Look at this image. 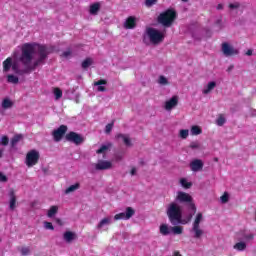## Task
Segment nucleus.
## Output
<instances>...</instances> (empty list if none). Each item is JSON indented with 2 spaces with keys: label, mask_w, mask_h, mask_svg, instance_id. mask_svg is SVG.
Listing matches in <instances>:
<instances>
[{
  "label": "nucleus",
  "mask_w": 256,
  "mask_h": 256,
  "mask_svg": "<svg viewBox=\"0 0 256 256\" xmlns=\"http://www.w3.org/2000/svg\"><path fill=\"white\" fill-rule=\"evenodd\" d=\"M48 57L49 48L47 46L36 43H24L21 47L19 61L25 68L19 69V63L14 61L12 71L20 76L29 75V73H33L37 67L45 65V61H47Z\"/></svg>",
  "instance_id": "f257e3e1"
},
{
  "label": "nucleus",
  "mask_w": 256,
  "mask_h": 256,
  "mask_svg": "<svg viewBox=\"0 0 256 256\" xmlns=\"http://www.w3.org/2000/svg\"><path fill=\"white\" fill-rule=\"evenodd\" d=\"M166 215L171 225H187L193 219V214H189L187 219H183V211L181 206L175 202H171L166 210Z\"/></svg>",
  "instance_id": "f03ea898"
},
{
  "label": "nucleus",
  "mask_w": 256,
  "mask_h": 256,
  "mask_svg": "<svg viewBox=\"0 0 256 256\" xmlns=\"http://www.w3.org/2000/svg\"><path fill=\"white\" fill-rule=\"evenodd\" d=\"M176 19L177 12L173 9H168L158 16V23H160L164 27H171V25H173V21H175Z\"/></svg>",
  "instance_id": "7ed1b4c3"
},
{
  "label": "nucleus",
  "mask_w": 256,
  "mask_h": 256,
  "mask_svg": "<svg viewBox=\"0 0 256 256\" xmlns=\"http://www.w3.org/2000/svg\"><path fill=\"white\" fill-rule=\"evenodd\" d=\"M177 201L180 203H188V209L192 211L190 212L191 215H195V213H197V206L193 203V197L188 193L178 192Z\"/></svg>",
  "instance_id": "20e7f679"
},
{
  "label": "nucleus",
  "mask_w": 256,
  "mask_h": 256,
  "mask_svg": "<svg viewBox=\"0 0 256 256\" xmlns=\"http://www.w3.org/2000/svg\"><path fill=\"white\" fill-rule=\"evenodd\" d=\"M146 33L153 45H159L165 39V35L155 28H147Z\"/></svg>",
  "instance_id": "39448f33"
},
{
  "label": "nucleus",
  "mask_w": 256,
  "mask_h": 256,
  "mask_svg": "<svg viewBox=\"0 0 256 256\" xmlns=\"http://www.w3.org/2000/svg\"><path fill=\"white\" fill-rule=\"evenodd\" d=\"M203 221V213L199 212L196 214L195 220L192 224V231L195 239H201L203 231L201 230V222Z\"/></svg>",
  "instance_id": "423d86ee"
},
{
  "label": "nucleus",
  "mask_w": 256,
  "mask_h": 256,
  "mask_svg": "<svg viewBox=\"0 0 256 256\" xmlns=\"http://www.w3.org/2000/svg\"><path fill=\"white\" fill-rule=\"evenodd\" d=\"M65 139L69 143H74V145H77V146L82 145V143H85V137H83V135H81L77 132H73V131H70L69 133H67L65 135Z\"/></svg>",
  "instance_id": "0eeeda50"
},
{
  "label": "nucleus",
  "mask_w": 256,
  "mask_h": 256,
  "mask_svg": "<svg viewBox=\"0 0 256 256\" xmlns=\"http://www.w3.org/2000/svg\"><path fill=\"white\" fill-rule=\"evenodd\" d=\"M39 158H40L39 151H37V150H30L26 154V162H25V164L27 165V167H33V166L37 165V163H39Z\"/></svg>",
  "instance_id": "6e6552de"
},
{
  "label": "nucleus",
  "mask_w": 256,
  "mask_h": 256,
  "mask_svg": "<svg viewBox=\"0 0 256 256\" xmlns=\"http://www.w3.org/2000/svg\"><path fill=\"white\" fill-rule=\"evenodd\" d=\"M135 215V210L132 207H127L126 212L118 213L114 216L115 221H128V219H131Z\"/></svg>",
  "instance_id": "1a4fd4ad"
},
{
  "label": "nucleus",
  "mask_w": 256,
  "mask_h": 256,
  "mask_svg": "<svg viewBox=\"0 0 256 256\" xmlns=\"http://www.w3.org/2000/svg\"><path fill=\"white\" fill-rule=\"evenodd\" d=\"M67 125H60L56 130L52 132V136L54 141L57 143L63 139L65 133H67Z\"/></svg>",
  "instance_id": "9d476101"
},
{
  "label": "nucleus",
  "mask_w": 256,
  "mask_h": 256,
  "mask_svg": "<svg viewBox=\"0 0 256 256\" xmlns=\"http://www.w3.org/2000/svg\"><path fill=\"white\" fill-rule=\"evenodd\" d=\"M222 53L225 57H233L235 55H239V50L234 49L233 46L229 45V43H222Z\"/></svg>",
  "instance_id": "9b49d317"
},
{
  "label": "nucleus",
  "mask_w": 256,
  "mask_h": 256,
  "mask_svg": "<svg viewBox=\"0 0 256 256\" xmlns=\"http://www.w3.org/2000/svg\"><path fill=\"white\" fill-rule=\"evenodd\" d=\"M111 167H113L111 161L100 160L95 164V169L97 171H107L108 169H111Z\"/></svg>",
  "instance_id": "f8f14e48"
},
{
  "label": "nucleus",
  "mask_w": 256,
  "mask_h": 256,
  "mask_svg": "<svg viewBox=\"0 0 256 256\" xmlns=\"http://www.w3.org/2000/svg\"><path fill=\"white\" fill-rule=\"evenodd\" d=\"M177 105H179V96L174 95L165 102V109L166 111H171V109L177 107Z\"/></svg>",
  "instance_id": "ddd939ff"
},
{
  "label": "nucleus",
  "mask_w": 256,
  "mask_h": 256,
  "mask_svg": "<svg viewBox=\"0 0 256 256\" xmlns=\"http://www.w3.org/2000/svg\"><path fill=\"white\" fill-rule=\"evenodd\" d=\"M63 239L66 243H73L77 239V233L73 231H66L63 234Z\"/></svg>",
  "instance_id": "4468645a"
},
{
  "label": "nucleus",
  "mask_w": 256,
  "mask_h": 256,
  "mask_svg": "<svg viewBox=\"0 0 256 256\" xmlns=\"http://www.w3.org/2000/svg\"><path fill=\"white\" fill-rule=\"evenodd\" d=\"M125 29H135L137 27V19L134 16H130L124 23Z\"/></svg>",
  "instance_id": "2eb2a0df"
},
{
  "label": "nucleus",
  "mask_w": 256,
  "mask_h": 256,
  "mask_svg": "<svg viewBox=\"0 0 256 256\" xmlns=\"http://www.w3.org/2000/svg\"><path fill=\"white\" fill-rule=\"evenodd\" d=\"M190 169L191 171H194V172L201 171V169H203V161L199 159H195L190 163Z\"/></svg>",
  "instance_id": "dca6fc26"
},
{
  "label": "nucleus",
  "mask_w": 256,
  "mask_h": 256,
  "mask_svg": "<svg viewBox=\"0 0 256 256\" xmlns=\"http://www.w3.org/2000/svg\"><path fill=\"white\" fill-rule=\"evenodd\" d=\"M103 85H107L106 79H100V80L94 82V86L98 87L97 91H99L100 93H105V91H107V88Z\"/></svg>",
  "instance_id": "f3484780"
},
{
  "label": "nucleus",
  "mask_w": 256,
  "mask_h": 256,
  "mask_svg": "<svg viewBox=\"0 0 256 256\" xmlns=\"http://www.w3.org/2000/svg\"><path fill=\"white\" fill-rule=\"evenodd\" d=\"M3 72L4 73H8V71H11L12 67H13V58L8 57L6 58L3 63Z\"/></svg>",
  "instance_id": "a211bd4d"
},
{
  "label": "nucleus",
  "mask_w": 256,
  "mask_h": 256,
  "mask_svg": "<svg viewBox=\"0 0 256 256\" xmlns=\"http://www.w3.org/2000/svg\"><path fill=\"white\" fill-rule=\"evenodd\" d=\"M116 139H122L123 143L126 145V147H131V145H133L131 143V138H129V135H125V134H117L115 136Z\"/></svg>",
  "instance_id": "6ab92c4d"
},
{
  "label": "nucleus",
  "mask_w": 256,
  "mask_h": 256,
  "mask_svg": "<svg viewBox=\"0 0 256 256\" xmlns=\"http://www.w3.org/2000/svg\"><path fill=\"white\" fill-rule=\"evenodd\" d=\"M9 207L11 211H15V207H17V196H15V191L10 192V202Z\"/></svg>",
  "instance_id": "aec40b11"
},
{
  "label": "nucleus",
  "mask_w": 256,
  "mask_h": 256,
  "mask_svg": "<svg viewBox=\"0 0 256 256\" xmlns=\"http://www.w3.org/2000/svg\"><path fill=\"white\" fill-rule=\"evenodd\" d=\"M111 147H113V143L108 142L106 145H102L97 151V155H105L107 153V151H109V149H111Z\"/></svg>",
  "instance_id": "412c9836"
},
{
  "label": "nucleus",
  "mask_w": 256,
  "mask_h": 256,
  "mask_svg": "<svg viewBox=\"0 0 256 256\" xmlns=\"http://www.w3.org/2000/svg\"><path fill=\"white\" fill-rule=\"evenodd\" d=\"M99 9H101V4H99V2L90 5V15H97Z\"/></svg>",
  "instance_id": "4be33fe9"
},
{
  "label": "nucleus",
  "mask_w": 256,
  "mask_h": 256,
  "mask_svg": "<svg viewBox=\"0 0 256 256\" xmlns=\"http://www.w3.org/2000/svg\"><path fill=\"white\" fill-rule=\"evenodd\" d=\"M215 87H217L216 82H214V81L209 82L207 85V88L203 90V94L208 95V93H211V91H213V89H215Z\"/></svg>",
  "instance_id": "5701e85b"
},
{
  "label": "nucleus",
  "mask_w": 256,
  "mask_h": 256,
  "mask_svg": "<svg viewBox=\"0 0 256 256\" xmlns=\"http://www.w3.org/2000/svg\"><path fill=\"white\" fill-rule=\"evenodd\" d=\"M22 139H23V134L14 135L10 141L11 147H15V145H17V143H19V141H22Z\"/></svg>",
  "instance_id": "b1692460"
},
{
  "label": "nucleus",
  "mask_w": 256,
  "mask_h": 256,
  "mask_svg": "<svg viewBox=\"0 0 256 256\" xmlns=\"http://www.w3.org/2000/svg\"><path fill=\"white\" fill-rule=\"evenodd\" d=\"M105 225H111V218L106 217L103 218L97 225V229H103V227H105Z\"/></svg>",
  "instance_id": "393cba45"
},
{
  "label": "nucleus",
  "mask_w": 256,
  "mask_h": 256,
  "mask_svg": "<svg viewBox=\"0 0 256 256\" xmlns=\"http://www.w3.org/2000/svg\"><path fill=\"white\" fill-rule=\"evenodd\" d=\"M170 231H172L173 235H182L183 227L174 225V226L170 227Z\"/></svg>",
  "instance_id": "a878e982"
},
{
  "label": "nucleus",
  "mask_w": 256,
  "mask_h": 256,
  "mask_svg": "<svg viewBox=\"0 0 256 256\" xmlns=\"http://www.w3.org/2000/svg\"><path fill=\"white\" fill-rule=\"evenodd\" d=\"M170 229L171 228H169V225L161 224L160 225V233H161V235H164V236L169 235V233H171Z\"/></svg>",
  "instance_id": "bb28decb"
},
{
  "label": "nucleus",
  "mask_w": 256,
  "mask_h": 256,
  "mask_svg": "<svg viewBox=\"0 0 256 256\" xmlns=\"http://www.w3.org/2000/svg\"><path fill=\"white\" fill-rule=\"evenodd\" d=\"M13 107V102L9 98H5L2 101V108L3 109H11Z\"/></svg>",
  "instance_id": "cd10ccee"
},
{
  "label": "nucleus",
  "mask_w": 256,
  "mask_h": 256,
  "mask_svg": "<svg viewBox=\"0 0 256 256\" xmlns=\"http://www.w3.org/2000/svg\"><path fill=\"white\" fill-rule=\"evenodd\" d=\"M236 251H245L247 249V244L245 242H238L234 245Z\"/></svg>",
  "instance_id": "c85d7f7f"
},
{
  "label": "nucleus",
  "mask_w": 256,
  "mask_h": 256,
  "mask_svg": "<svg viewBox=\"0 0 256 256\" xmlns=\"http://www.w3.org/2000/svg\"><path fill=\"white\" fill-rule=\"evenodd\" d=\"M80 185L79 183H76L74 185L69 186L66 190H65V194L69 195V193H73L75 191H77V189H79Z\"/></svg>",
  "instance_id": "c756f323"
},
{
  "label": "nucleus",
  "mask_w": 256,
  "mask_h": 256,
  "mask_svg": "<svg viewBox=\"0 0 256 256\" xmlns=\"http://www.w3.org/2000/svg\"><path fill=\"white\" fill-rule=\"evenodd\" d=\"M8 83H13V85H17L19 83V78L13 74H9L7 76Z\"/></svg>",
  "instance_id": "7c9ffc66"
},
{
  "label": "nucleus",
  "mask_w": 256,
  "mask_h": 256,
  "mask_svg": "<svg viewBox=\"0 0 256 256\" xmlns=\"http://www.w3.org/2000/svg\"><path fill=\"white\" fill-rule=\"evenodd\" d=\"M191 135H201L203 133V130L201 129V127L199 126H192L191 127Z\"/></svg>",
  "instance_id": "2f4dec72"
},
{
  "label": "nucleus",
  "mask_w": 256,
  "mask_h": 256,
  "mask_svg": "<svg viewBox=\"0 0 256 256\" xmlns=\"http://www.w3.org/2000/svg\"><path fill=\"white\" fill-rule=\"evenodd\" d=\"M91 65H93V59L91 58H86L81 64L82 69H88Z\"/></svg>",
  "instance_id": "473e14b6"
},
{
  "label": "nucleus",
  "mask_w": 256,
  "mask_h": 256,
  "mask_svg": "<svg viewBox=\"0 0 256 256\" xmlns=\"http://www.w3.org/2000/svg\"><path fill=\"white\" fill-rule=\"evenodd\" d=\"M59 211V207L57 206H51L50 209L48 210V217H54V215H57V212Z\"/></svg>",
  "instance_id": "72a5a7b5"
},
{
  "label": "nucleus",
  "mask_w": 256,
  "mask_h": 256,
  "mask_svg": "<svg viewBox=\"0 0 256 256\" xmlns=\"http://www.w3.org/2000/svg\"><path fill=\"white\" fill-rule=\"evenodd\" d=\"M180 185H182V187H184V189H191L193 184L191 182H187V179L181 178Z\"/></svg>",
  "instance_id": "f704fd0d"
},
{
  "label": "nucleus",
  "mask_w": 256,
  "mask_h": 256,
  "mask_svg": "<svg viewBox=\"0 0 256 256\" xmlns=\"http://www.w3.org/2000/svg\"><path fill=\"white\" fill-rule=\"evenodd\" d=\"M53 93L55 95L56 100H59L61 99V97H63V90H61L60 88H54Z\"/></svg>",
  "instance_id": "c9c22d12"
},
{
  "label": "nucleus",
  "mask_w": 256,
  "mask_h": 256,
  "mask_svg": "<svg viewBox=\"0 0 256 256\" xmlns=\"http://www.w3.org/2000/svg\"><path fill=\"white\" fill-rule=\"evenodd\" d=\"M225 117L223 116V114H220L218 119L216 120V123L219 127H223V125H225Z\"/></svg>",
  "instance_id": "e433bc0d"
},
{
  "label": "nucleus",
  "mask_w": 256,
  "mask_h": 256,
  "mask_svg": "<svg viewBox=\"0 0 256 256\" xmlns=\"http://www.w3.org/2000/svg\"><path fill=\"white\" fill-rule=\"evenodd\" d=\"M158 83L159 85H169V80H167L165 76L161 75L159 76Z\"/></svg>",
  "instance_id": "4c0bfd02"
},
{
  "label": "nucleus",
  "mask_w": 256,
  "mask_h": 256,
  "mask_svg": "<svg viewBox=\"0 0 256 256\" xmlns=\"http://www.w3.org/2000/svg\"><path fill=\"white\" fill-rule=\"evenodd\" d=\"M180 137L181 139H187L189 137V130L187 129L180 130Z\"/></svg>",
  "instance_id": "58836bf2"
},
{
  "label": "nucleus",
  "mask_w": 256,
  "mask_h": 256,
  "mask_svg": "<svg viewBox=\"0 0 256 256\" xmlns=\"http://www.w3.org/2000/svg\"><path fill=\"white\" fill-rule=\"evenodd\" d=\"M113 125H115L114 122L107 124L105 127V133L107 134L111 133V131L113 130Z\"/></svg>",
  "instance_id": "ea45409f"
},
{
  "label": "nucleus",
  "mask_w": 256,
  "mask_h": 256,
  "mask_svg": "<svg viewBox=\"0 0 256 256\" xmlns=\"http://www.w3.org/2000/svg\"><path fill=\"white\" fill-rule=\"evenodd\" d=\"M45 229H49L50 231H55V227L53 226V223L51 222H44Z\"/></svg>",
  "instance_id": "a19ab883"
},
{
  "label": "nucleus",
  "mask_w": 256,
  "mask_h": 256,
  "mask_svg": "<svg viewBox=\"0 0 256 256\" xmlns=\"http://www.w3.org/2000/svg\"><path fill=\"white\" fill-rule=\"evenodd\" d=\"M20 253L21 255H29L31 253V249H29V247H22Z\"/></svg>",
  "instance_id": "79ce46f5"
},
{
  "label": "nucleus",
  "mask_w": 256,
  "mask_h": 256,
  "mask_svg": "<svg viewBox=\"0 0 256 256\" xmlns=\"http://www.w3.org/2000/svg\"><path fill=\"white\" fill-rule=\"evenodd\" d=\"M228 7L229 9H239V7H241V3L239 2L230 3Z\"/></svg>",
  "instance_id": "37998d69"
},
{
  "label": "nucleus",
  "mask_w": 256,
  "mask_h": 256,
  "mask_svg": "<svg viewBox=\"0 0 256 256\" xmlns=\"http://www.w3.org/2000/svg\"><path fill=\"white\" fill-rule=\"evenodd\" d=\"M1 145H3L4 147H7V145H9V137L8 136H3L2 137Z\"/></svg>",
  "instance_id": "c03bdc74"
},
{
  "label": "nucleus",
  "mask_w": 256,
  "mask_h": 256,
  "mask_svg": "<svg viewBox=\"0 0 256 256\" xmlns=\"http://www.w3.org/2000/svg\"><path fill=\"white\" fill-rule=\"evenodd\" d=\"M221 201L222 203H228L229 202V193L225 192L222 196H221Z\"/></svg>",
  "instance_id": "a18cd8bd"
},
{
  "label": "nucleus",
  "mask_w": 256,
  "mask_h": 256,
  "mask_svg": "<svg viewBox=\"0 0 256 256\" xmlns=\"http://www.w3.org/2000/svg\"><path fill=\"white\" fill-rule=\"evenodd\" d=\"M157 3V0H145L146 7H153Z\"/></svg>",
  "instance_id": "49530a36"
},
{
  "label": "nucleus",
  "mask_w": 256,
  "mask_h": 256,
  "mask_svg": "<svg viewBox=\"0 0 256 256\" xmlns=\"http://www.w3.org/2000/svg\"><path fill=\"white\" fill-rule=\"evenodd\" d=\"M244 239H245V241H253V239H255V235L246 234V235H244Z\"/></svg>",
  "instance_id": "de8ad7c7"
},
{
  "label": "nucleus",
  "mask_w": 256,
  "mask_h": 256,
  "mask_svg": "<svg viewBox=\"0 0 256 256\" xmlns=\"http://www.w3.org/2000/svg\"><path fill=\"white\" fill-rule=\"evenodd\" d=\"M72 51H71V49L69 48L68 50H66V51H64L63 53H62V57H71V55H72Z\"/></svg>",
  "instance_id": "09e8293b"
},
{
  "label": "nucleus",
  "mask_w": 256,
  "mask_h": 256,
  "mask_svg": "<svg viewBox=\"0 0 256 256\" xmlns=\"http://www.w3.org/2000/svg\"><path fill=\"white\" fill-rule=\"evenodd\" d=\"M0 183H7V177L3 172H0Z\"/></svg>",
  "instance_id": "8fccbe9b"
},
{
  "label": "nucleus",
  "mask_w": 256,
  "mask_h": 256,
  "mask_svg": "<svg viewBox=\"0 0 256 256\" xmlns=\"http://www.w3.org/2000/svg\"><path fill=\"white\" fill-rule=\"evenodd\" d=\"M190 149H199V143L197 142L190 143Z\"/></svg>",
  "instance_id": "3c124183"
},
{
  "label": "nucleus",
  "mask_w": 256,
  "mask_h": 256,
  "mask_svg": "<svg viewBox=\"0 0 256 256\" xmlns=\"http://www.w3.org/2000/svg\"><path fill=\"white\" fill-rule=\"evenodd\" d=\"M246 55L248 57H251V55H253V50H251V49L247 50Z\"/></svg>",
  "instance_id": "603ef678"
},
{
  "label": "nucleus",
  "mask_w": 256,
  "mask_h": 256,
  "mask_svg": "<svg viewBox=\"0 0 256 256\" xmlns=\"http://www.w3.org/2000/svg\"><path fill=\"white\" fill-rule=\"evenodd\" d=\"M135 173H137V169L132 168L131 171H130V175H135Z\"/></svg>",
  "instance_id": "864d4df0"
},
{
  "label": "nucleus",
  "mask_w": 256,
  "mask_h": 256,
  "mask_svg": "<svg viewBox=\"0 0 256 256\" xmlns=\"http://www.w3.org/2000/svg\"><path fill=\"white\" fill-rule=\"evenodd\" d=\"M217 9H218V11H220L221 9H223V4H218V5H217Z\"/></svg>",
  "instance_id": "5fc2aeb1"
},
{
  "label": "nucleus",
  "mask_w": 256,
  "mask_h": 256,
  "mask_svg": "<svg viewBox=\"0 0 256 256\" xmlns=\"http://www.w3.org/2000/svg\"><path fill=\"white\" fill-rule=\"evenodd\" d=\"M3 157V150H0V159Z\"/></svg>",
  "instance_id": "6e6d98bb"
},
{
  "label": "nucleus",
  "mask_w": 256,
  "mask_h": 256,
  "mask_svg": "<svg viewBox=\"0 0 256 256\" xmlns=\"http://www.w3.org/2000/svg\"><path fill=\"white\" fill-rule=\"evenodd\" d=\"M233 69V66H230L229 68H228V71H231Z\"/></svg>",
  "instance_id": "4d7b16f0"
},
{
  "label": "nucleus",
  "mask_w": 256,
  "mask_h": 256,
  "mask_svg": "<svg viewBox=\"0 0 256 256\" xmlns=\"http://www.w3.org/2000/svg\"><path fill=\"white\" fill-rule=\"evenodd\" d=\"M214 161H216V162L219 161V158H214Z\"/></svg>",
  "instance_id": "13d9d810"
},
{
  "label": "nucleus",
  "mask_w": 256,
  "mask_h": 256,
  "mask_svg": "<svg viewBox=\"0 0 256 256\" xmlns=\"http://www.w3.org/2000/svg\"><path fill=\"white\" fill-rule=\"evenodd\" d=\"M181 1H183L184 3H187V1H189V0H181Z\"/></svg>",
  "instance_id": "bf43d9fd"
},
{
  "label": "nucleus",
  "mask_w": 256,
  "mask_h": 256,
  "mask_svg": "<svg viewBox=\"0 0 256 256\" xmlns=\"http://www.w3.org/2000/svg\"><path fill=\"white\" fill-rule=\"evenodd\" d=\"M58 223H61V220H58Z\"/></svg>",
  "instance_id": "052dcab7"
}]
</instances>
